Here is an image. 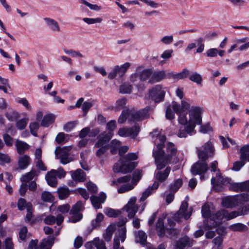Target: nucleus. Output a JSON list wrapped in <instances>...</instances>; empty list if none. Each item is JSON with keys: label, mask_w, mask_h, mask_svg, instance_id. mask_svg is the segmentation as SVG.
Segmentation results:
<instances>
[{"label": "nucleus", "mask_w": 249, "mask_h": 249, "mask_svg": "<svg viewBox=\"0 0 249 249\" xmlns=\"http://www.w3.org/2000/svg\"><path fill=\"white\" fill-rule=\"evenodd\" d=\"M225 210H221L212 214L210 218L204 220L203 228L207 230L221 224L223 218H225Z\"/></svg>", "instance_id": "20e7f679"}, {"label": "nucleus", "mask_w": 249, "mask_h": 249, "mask_svg": "<svg viewBox=\"0 0 249 249\" xmlns=\"http://www.w3.org/2000/svg\"><path fill=\"white\" fill-rule=\"evenodd\" d=\"M70 209V206L68 204H64L62 205H59L57 207V211L62 214L67 213Z\"/></svg>", "instance_id": "052dcab7"}, {"label": "nucleus", "mask_w": 249, "mask_h": 249, "mask_svg": "<svg viewBox=\"0 0 249 249\" xmlns=\"http://www.w3.org/2000/svg\"><path fill=\"white\" fill-rule=\"evenodd\" d=\"M83 20L88 24H92L96 23H101L102 21V18H84Z\"/></svg>", "instance_id": "4d7b16f0"}, {"label": "nucleus", "mask_w": 249, "mask_h": 249, "mask_svg": "<svg viewBox=\"0 0 249 249\" xmlns=\"http://www.w3.org/2000/svg\"><path fill=\"white\" fill-rule=\"evenodd\" d=\"M64 219V217L61 214H58L56 216L50 214L47 215L43 221L47 225H52L56 223L58 226H59L63 223Z\"/></svg>", "instance_id": "f3484780"}, {"label": "nucleus", "mask_w": 249, "mask_h": 249, "mask_svg": "<svg viewBox=\"0 0 249 249\" xmlns=\"http://www.w3.org/2000/svg\"><path fill=\"white\" fill-rule=\"evenodd\" d=\"M64 51L65 53L71 55L72 57H83V55L78 51H75L72 49L66 50L64 49Z\"/></svg>", "instance_id": "680f3d73"}, {"label": "nucleus", "mask_w": 249, "mask_h": 249, "mask_svg": "<svg viewBox=\"0 0 249 249\" xmlns=\"http://www.w3.org/2000/svg\"><path fill=\"white\" fill-rule=\"evenodd\" d=\"M201 213L202 216L205 218H210V215H212L211 214V210L209 206L208 205H204L202 206L201 209Z\"/></svg>", "instance_id": "6e6d98bb"}, {"label": "nucleus", "mask_w": 249, "mask_h": 249, "mask_svg": "<svg viewBox=\"0 0 249 249\" xmlns=\"http://www.w3.org/2000/svg\"><path fill=\"white\" fill-rule=\"evenodd\" d=\"M39 124L37 122H33L30 124V132L34 136H37L36 131L39 128Z\"/></svg>", "instance_id": "bf43d9fd"}, {"label": "nucleus", "mask_w": 249, "mask_h": 249, "mask_svg": "<svg viewBox=\"0 0 249 249\" xmlns=\"http://www.w3.org/2000/svg\"><path fill=\"white\" fill-rule=\"evenodd\" d=\"M111 138V132H104L98 136V140L95 144V147L98 148L96 152L97 157L101 158L102 156L108 150L109 148L108 142Z\"/></svg>", "instance_id": "7ed1b4c3"}, {"label": "nucleus", "mask_w": 249, "mask_h": 249, "mask_svg": "<svg viewBox=\"0 0 249 249\" xmlns=\"http://www.w3.org/2000/svg\"><path fill=\"white\" fill-rule=\"evenodd\" d=\"M15 145L17 148L18 153L20 155L23 154L30 147L29 144L27 143L18 140L16 141Z\"/></svg>", "instance_id": "7c9ffc66"}, {"label": "nucleus", "mask_w": 249, "mask_h": 249, "mask_svg": "<svg viewBox=\"0 0 249 249\" xmlns=\"http://www.w3.org/2000/svg\"><path fill=\"white\" fill-rule=\"evenodd\" d=\"M165 77V72L164 71H160L154 72L152 74V76L149 79V82L153 83L159 82Z\"/></svg>", "instance_id": "72a5a7b5"}, {"label": "nucleus", "mask_w": 249, "mask_h": 249, "mask_svg": "<svg viewBox=\"0 0 249 249\" xmlns=\"http://www.w3.org/2000/svg\"><path fill=\"white\" fill-rule=\"evenodd\" d=\"M47 26L53 32H60V28L58 23L54 19L50 18H44Z\"/></svg>", "instance_id": "4be33fe9"}, {"label": "nucleus", "mask_w": 249, "mask_h": 249, "mask_svg": "<svg viewBox=\"0 0 249 249\" xmlns=\"http://www.w3.org/2000/svg\"><path fill=\"white\" fill-rule=\"evenodd\" d=\"M156 229L158 235L160 237H163L166 233V229L164 226L163 219L162 218H160L156 223Z\"/></svg>", "instance_id": "c85d7f7f"}, {"label": "nucleus", "mask_w": 249, "mask_h": 249, "mask_svg": "<svg viewBox=\"0 0 249 249\" xmlns=\"http://www.w3.org/2000/svg\"><path fill=\"white\" fill-rule=\"evenodd\" d=\"M190 71H189L187 69H183L182 71L178 73H170L169 75L170 76L172 77L174 79H184L187 77V76L189 74Z\"/></svg>", "instance_id": "c9c22d12"}, {"label": "nucleus", "mask_w": 249, "mask_h": 249, "mask_svg": "<svg viewBox=\"0 0 249 249\" xmlns=\"http://www.w3.org/2000/svg\"><path fill=\"white\" fill-rule=\"evenodd\" d=\"M165 91L162 89L161 85L155 86L149 90L150 97L156 102L159 103L163 100Z\"/></svg>", "instance_id": "9b49d317"}, {"label": "nucleus", "mask_w": 249, "mask_h": 249, "mask_svg": "<svg viewBox=\"0 0 249 249\" xmlns=\"http://www.w3.org/2000/svg\"><path fill=\"white\" fill-rule=\"evenodd\" d=\"M142 176V172L137 170L133 173V178L131 183L129 182L131 178V176L126 175L118 178L116 180L112 181L111 185L118 187L120 184H123L120 188H118L117 191L119 194L124 193L133 189L134 186L141 179Z\"/></svg>", "instance_id": "f03ea898"}, {"label": "nucleus", "mask_w": 249, "mask_h": 249, "mask_svg": "<svg viewBox=\"0 0 249 249\" xmlns=\"http://www.w3.org/2000/svg\"><path fill=\"white\" fill-rule=\"evenodd\" d=\"M188 206V204L187 202H182L179 210L173 216L174 220L180 222L183 217L186 220L189 219L192 214V212L191 209L189 211L187 210Z\"/></svg>", "instance_id": "6e6552de"}, {"label": "nucleus", "mask_w": 249, "mask_h": 249, "mask_svg": "<svg viewBox=\"0 0 249 249\" xmlns=\"http://www.w3.org/2000/svg\"><path fill=\"white\" fill-rule=\"evenodd\" d=\"M54 169L47 172L45 176L47 183L52 187H55L57 184V177L54 173Z\"/></svg>", "instance_id": "5701e85b"}, {"label": "nucleus", "mask_w": 249, "mask_h": 249, "mask_svg": "<svg viewBox=\"0 0 249 249\" xmlns=\"http://www.w3.org/2000/svg\"><path fill=\"white\" fill-rule=\"evenodd\" d=\"M136 197H132L124 207L128 213L127 216L129 218L134 217L138 211V207L136 204Z\"/></svg>", "instance_id": "2eb2a0df"}, {"label": "nucleus", "mask_w": 249, "mask_h": 249, "mask_svg": "<svg viewBox=\"0 0 249 249\" xmlns=\"http://www.w3.org/2000/svg\"><path fill=\"white\" fill-rule=\"evenodd\" d=\"M152 71L150 69H145L139 75L141 81H145L152 76Z\"/></svg>", "instance_id": "a18cd8bd"}, {"label": "nucleus", "mask_w": 249, "mask_h": 249, "mask_svg": "<svg viewBox=\"0 0 249 249\" xmlns=\"http://www.w3.org/2000/svg\"><path fill=\"white\" fill-rule=\"evenodd\" d=\"M31 161V159L28 155L20 157L18 162L19 168L21 170L25 169L30 164Z\"/></svg>", "instance_id": "b1692460"}, {"label": "nucleus", "mask_w": 249, "mask_h": 249, "mask_svg": "<svg viewBox=\"0 0 249 249\" xmlns=\"http://www.w3.org/2000/svg\"><path fill=\"white\" fill-rule=\"evenodd\" d=\"M214 149L210 142H206L201 148H196L198 157L202 161H205L214 154Z\"/></svg>", "instance_id": "423d86ee"}, {"label": "nucleus", "mask_w": 249, "mask_h": 249, "mask_svg": "<svg viewBox=\"0 0 249 249\" xmlns=\"http://www.w3.org/2000/svg\"><path fill=\"white\" fill-rule=\"evenodd\" d=\"M71 177L76 181L82 182L85 179V174L82 170L77 169L72 174Z\"/></svg>", "instance_id": "f704fd0d"}, {"label": "nucleus", "mask_w": 249, "mask_h": 249, "mask_svg": "<svg viewBox=\"0 0 249 249\" xmlns=\"http://www.w3.org/2000/svg\"><path fill=\"white\" fill-rule=\"evenodd\" d=\"M29 203H26L25 200L22 198L18 199V207L19 210L22 211L25 208L27 209V206Z\"/></svg>", "instance_id": "69168bd1"}, {"label": "nucleus", "mask_w": 249, "mask_h": 249, "mask_svg": "<svg viewBox=\"0 0 249 249\" xmlns=\"http://www.w3.org/2000/svg\"><path fill=\"white\" fill-rule=\"evenodd\" d=\"M83 209V203L79 201L73 206L70 213H80Z\"/></svg>", "instance_id": "864d4df0"}, {"label": "nucleus", "mask_w": 249, "mask_h": 249, "mask_svg": "<svg viewBox=\"0 0 249 249\" xmlns=\"http://www.w3.org/2000/svg\"><path fill=\"white\" fill-rule=\"evenodd\" d=\"M105 213L108 217H117L121 213L119 210H116L111 208H107L104 211Z\"/></svg>", "instance_id": "de8ad7c7"}, {"label": "nucleus", "mask_w": 249, "mask_h": 249, "mask_svg": "<svg viewBox=\"0 0 249 249\" xmlns=\"http://www.w3.org/2000/svg\"><path fill=\"white\" fill-rule=\"evenodd\" d=\"M137 166L135 162H129L121 158L113 166L114 172L125 174L131 172Z\"/></svg>", "instance_id": "39448f33"}, {"label": "nucleus", "mask_w": 249, "mask_h": 249, "mask_svg": "<svg viewBox=\"0 0 249 249\" xmlns=\"http://www.w3.org/2000/svg\"><path fill=\"white\" fill-rule=\"evenodd\" d=\"M126 100L124 98L119 99L116 103L115 110H119L124 107Z\"/></svg>", "instance_id": "13d9d810"}, {"label": "nucleus", "mask_w": 249, "mask_h": 249, "mask_svg": "<svg viewBox=\"0 0 249 249\" xmlns=\"http://www.w3.org/2000/svg\"><path fill=\"white\" fill-rule=\"evenodd\" d=\"M229 189L234 191H249V180L242 182L230 183Z\"/></svg>", "instance_id": "a211bd4d"}, {"label": "nucleus", "mask_w": 249, "mask_h": 249, "mask_svg": "<svg viewBox=\"0 0 249 249\" xmlns=\"http://www.w3.org/2000/svg\"><path fill=\"white\" fill-rule=\"evenodd\" d=\"M159 186V183L157 181H155L152 186L148 187L143 193L141 197L140 198V201L143 202L144 200L152 193L154 190L158 189Z\"/></svg>", "instance_id": "393cba45"}, {"label": "nucleus", "mask_w": 249, "mask_h": 249, "mask_svg": "<svg viewBox=\"0 0 249 249\" xmlns=\"http://www.w3.org/2000/svg\"><path fill=\"white\" fill-rule=\"evenodd\" d=\"M54 116L50 114L45 115L41 122V125L44 127H48L54 121Z\"/></svg>", "instance_id": "4c0bfd02"}, {"label": "nucleus", "mask_w": 249, "mask_h": 249, "mask_svg": "<svg viewBox=\"0 0 249 249\" xmlns=\"http://www.w3.org/2000/svg\"><path fill=\"white\" fill-rule=\"evenodd\" d=\"M83 240L82 237L77 236L74 240L73 246L75 249H79L83 245Z\"/></svg>", "instance_id": "338daca9"}, {"label": "nucleus", "mask_w": 249, "mask_h": 249, "mask_svg": "<svg viewBox=\"0 0 249 249\" xmlns=\"http://www.w3.org/2000/svg\"><path fill=\"white\" fill-rule=\"evenodd\" d=\"M245 161L244 160L237 161L233 163L232 169L235 171H238L245 165Z\"/></svg>", "instance_id": "0e129e2a"}, {"label": "nucleus", "mask_w": 249, "mask_h": 249, "mask_svg": "<svg viewBox=\"0 0 249 249\" xmlns=\"http://www.w3.org/2000/svg\"><path fill=\"white\" fill-rule=\"evenodd\" d=\"M240 160H244L246 162L248 160L249 162V145L246 144L242 146L240 149Z\"/></svg>", "instance_id": "e433bc0d"}, {"label": "nucleus", "mask_w": 249, "mask_h": 249, "mask_svg": "<svg viewBox=\"0 0 249 249\" xmlns=\"http://www.w3.org/2000/svg\"><path fill=\"white\" fill-rule=\"evenodd\" d=\"M230 230L233 231L244 232L248 230V227L242 223H237L230 225L229 227Z\"/></svg>", "instance_id": "2f4dec72"}, {"label": "nucleus", "mask_w": 249, "mask_h": 249, "mask_svg": "<svg viewBox=\"0 0 249 249\" xmlns=\"http://www.w3.org/2000/svg\"><path fill=\"white\" fill-rule=\"evenodd\" d=\"M29 119L28 118H23L18 120L16 124V126L19 130L24 129L27 126Z\"/></svg>", "instance_id": "c03bdc74"}, {"label": "nucleus", "mask_w": 249, "mask_h": 249, "mask_svg": "<svg viewBox=\"0 0 249 249\" xmlns=\"http://www.w3.org/2000/svg\"><path fill=\"white\" fill-rule=\"evenodd\" d=\"M207 164L205 162L197 161L191 167V171L194 175H200L205 173L208 170Z\"/></svg>", "instance_id": "dca6fc26"}, {"label": "nucleus", "mask_w": 249, "mask_h": 249, "mask_svg": "<svg viewBox=\"0 0 249 249\" xmlns=\"http://www.w3.org/2000/svg\"><path fill=\"white\" fill-rule=\"evenodd\" d=\"M78 0L80 3H83L84 4H85V5H86L87 6L89 7L91 10H95V11H99L102 9L101 6H98L96 4H91L85 0Z\"/></svg>", "instance_id": "5fc2aeb1"}, {"label": "nucleus", "mask_w": 249, "mask_h": 249, "mask_svg": "<svg viewBox=\"0 0 249 249\" xmlns=\"http://www.w3.org/2000/svg\"><path fill=\"white\" fill-rule=\"evenodd\" d=\"M133 87L128 83H124L120 86V92L122 94H130L132 90Z\"/></svg>", "instance_id": "a19ab883"}, {"label": "nucleus", "mask_w": 249, "mask_h": 249, "mask_svg": "<svg viewBox=\"0 0 249 249\" xmlns=\"http://www.w3.org/2000/svg\"><path fill=\"white\" fill-rule=\"evenodd\" d=\"M225 212L226 213H225V218L227 220L235 218L239 215H242L240 214V210L238 211H232L230 213H229L227 211L225 210Z\"/></svg>", "instance_id": "3c124183"}, {"label": "nucleus", "mask_w": 249, "mask_h": 249, "mask_svg": "<svg viewBox=\"0 0 249 249\" xmlns=\"http://www.w3.org/2000/svg\"><path fill=\"white\" fill-rule=\"evenodd\" d=\"M57 193L59 198L60 199L67 198L70 194V190L68 188L64 187L58 188L57 189Z\"/></svg>", "instance_id": "ea45409f"}, {"label": "nucleus", "mask_w": 249, "mask_h": 249, "mask_svg": "<svg viewBox=\"0 0 249 249\" xmlns=\"http://www.w3.org/2000/svg\"><path fill=\"white\" fill-rule=\"evenodd\" d=\"M171 171L169 167L166 168L163 171H158L155 173V178L159 182H162L164 181L167 178Z\"/></svg>", "instance_id": "a878e982"}, {"label": "nucleus", "mask_w": 249, "mask_h": 249, "mask_svg": "<svg viewBox=\"0 0 249 249\" xmlns=\"http://www.w3.org/2000/svg\"><path fill=\"white\" fill-rule=\"evenodd\" d=\"M231 179L223 178L220 174H217L215 178L213 177L211 179V183L214 190L220 191L222 188V185L230 183Z\"/></svg>", "instance_id": "f8f14e48"}, {"label": "nucleus", "mask_w": 249, "mask_h": 249, "mask_svg": "<svg viewBox=\"0 0 249 249\" xmlns=\"http://www.w3.org/2000/svg\"><path fill=\"white\" fill-rule=\"evenodd\" d=\"M130 66V64L129 62H126L120 66H116L115 67L118 68L117 71L119 72V74L122 76Z\"/></svg>", "instance_id": "8fccbe9b"}, {"label": "nucleus", "mask_w": 249, "mask_h": 249, "mask_svg": "<svg viewBox=\"0 0 249 249\" xmlns=\"http://www.w3.org/2000/svg\"><path fill=\"white\" fill-rule=\"evenodd\" d=\"M53 244V238L44 239L40 243L39 248L40 249H51Z\"/></svg>", "instance_id": "58836bf2"}, {"label": "nucleus", "mask_w": 249, "mask_h": 249, "mask_svg": "<svg viewBox=\"0 0 249 249\" xmlns=\"http://www.w3.org/2000/svg\"><path fill=\"white\" fill-rule=\"evenodd\" d=\"M126 229L125 227L121 228L118 231V235H115L113 239V249H124L120 247V241L124 242L126 238Z\"/></svg>", "instance_id": "4468645a"}, {"label": "nucleus", "mask_w": 249, "mask_h": 249, "mask_svg": "<svg viewBox=\"0 0 249 249\" xmlns=\"http://www.w3.org/2000/svg\"><path fill=\"white\" fill-rule=\"evenodd\" d=\"M71 146L57 147L55 150L56 156L60 160V162L66 164L72 160V158L69 156V152L71 149Z\"/></svg>", "instance_id": "1a4fd4ad"}, {"label": "nucleus", "mask_w": 249, "mask_h": 249, "mask_svg": "<svg viewBox=\"0 0 249 249\" xmlns=\"http://www.w3.org/2000/svg\"><path fill=\"white\" fill-rule=\"evenodd\" d=\"M41 199L45 202H52L53 200V197L51 193L44 191L41 194Z\"/></svg>", "instance_id": "09e8293b"}, {"label": "nucleus", "mask_w": 249, "mask_h": 249, "mask_svg": "<svg viewBox=\"0 0 249 249\" xmlns=\"http://www.w3.org/2000/svg\"><path fill=\"white\" fill-rule=\"evenodd\" d=\"M182 184V181L181 179H177L173 184L170 185V191L175 193L180 187Z\"/></svg>", "instance_id": "49530a36"}, {"label": "nucleus", "mask_w": 249, "mask_h": 249, "mask_svg": "<svg viewBox=\"0 0 249 249\" xmlns=\"http://www.w3.org/2000/svg\"><path fill=\"white\" fill-rule=\"evenodd\" d=\"M150 108L149 107H147L145 108L137 111H131L129 112V121L137 122L142 121L147 118L149 116V111Z\"/></svg>", "instance_id": "9d476101"}, {"label": "nucleus", "mask_w": 249, "mask_h": 249, "mask_svg": "<svg viewBox=\"0 0 249 249\" xmlns=\"http://www.w3.org/2000/svg\"><path fill=\"white\" fill-rule=\"evenodd\" d=\"M134 235L136 243H139L142 245H144L146 243L147 235L143 231H135Z\"/></svg>", "instance_id": "cd10ccee"}, {"label": "nucleus", "mask_w": 249, "mask_h": 249, "mask_svg": "<svg viewBox=\"0 0 249 249\" xmlns=\"http://www.w3.org/2000/svg\"><path fill=\"white\" fill-rule=\"evenodd\" d=\"M106 197V195L104 193H101L100 194L99 196H91L90 199L94 208L98 209L101 208V204L105 202Z\"/></svg>", "instance_id": "6ab92c4d"}, {"label": "nucleus", "mask_w": 249, "mask_h": 249, "mask_svg": "<svg viewBox=\"0 0 249 249\" xmlns=\"http://www.w3.org/2000/svg\"><path fill=\"white\" fill-rule=\"evenodd\" d=\"M104 215L102 213H98L96 218L91 222V225L93 228L99 227L101 225V222L104 219Z\"/></svg>", "instance_id": "79ce46f5"}, {"label": "nucleus", "mask_w": 249, "mask_h": 249, "mask_svg": "<svg viewBox=\"0 0 249 249\" xmlns=\"http://www.w3.org/2000/svg\"><path fill=\"white\" fill-rule=\"evenodd\" d=\"M95 247L97 249H106L105 243L104 242L99 239V238H95L94 239Z\"/></svg>", "instance_id": "774afa93"}, {"label": "nucleus", "mask_w": 249, "mask_h": 249, "mask_svg": "<svg viewBox=\"0 0 249 249\" xmlns=\"http://www.w3.org/2000/svg\"><path fill=\"white\" fill-rule=\"evenodd\" d=\"M116 230V227L115 225H110L107 227L106 230V232L103 234V238L107 241H110L112 236Z\"/></svg>", "instance_id": "473e14b6"}, {"label": "nucleus", "mask_w": 249, "mask_h": 249, "mask_svg": "<svg viewBox=\"0 0 249 249\" xmlns=\"http://www.w3.org/2000/svg\"><path fill=\"white\" fill-rule=\"evenodd\" d=\"M222 204L223 207L227 208H232L237 205V200L234 197H226L223 198Z\"/></svg>", "instance_id": "c756f323"}, {"label": "nucleus", "mask_w": 249, "mask_h": 249, "mask_svg": "<svg viewBox=\"0 0 249 249\" xmlns=\"http://www.w3.org/2000/svg\"><path fill=\"white\" fill-rule=\"evenodd\" d=\"M150 135L153 138H156L154 143L157 145V150H153V156L155 159L157 169L160 170L170 162L172 157L176 155L178 150L174 143L169 142L166 145V151L167 154L165 155L162 149L166 140V136L160 134L158 130H155L150 133Z\"/></svg>", "instance_id": "f257e3e1"}, {"label": "nucleus", "mask_w": 249, "mask_h": 249, "mask_svg": "<svg viewBox=\"0 0 249 249\" xmlns=\"http://www.w3.org/2000/svg\"><path fill=\"white\" fill-rule=\"evenodd\" d=\"M192 245V241L187 236L180 239L176 243V249H184L185 247H190Z\"/></svg>", "instance_id": "bb28decb"}, {"label": "nucleus", "mask_w": 249, "mask_h": 249, "mask_svg": "<svg viewBox=\"0 0 249 249\" xmlns=\"http://www.w3.org/2000/svg\"><path fill=\"white\" fill-rule=\"evenodd\" d=\"M72 215L71 218V221L72 223H76L82 218V214L80 213H70Z\"/></svg>", "instance_id": "e2e57ef3"}, {"label": "nucleus", "mask_w": 249, "mask_h": 249, "mask_svg": "<svg viewBox=\"0 0 249 249\" xmlns=\"http://www.w3.org/2000/svg\"><path fill=\"white\" fill-rule=\"evenodd\" d=\"M189 79L195 83H196L197 84L199 85L201 84L202 78L201 75L196 72H193L189 76Z\"/></svg>", "instance_id": "37998d69"}, {"label": "nucleus", "mask_w": 249, "mask_h": 249, "mask_svg": "<svg viewBox=\"0 0 249 249\" xmlns=\"http://www.w3.org/2000/svg\"><path fill=\"white\" fill-rule=\"evenodd\" d=\"M139 131V126L138 125H135L131 128L124 127L119 129L118 134L121 137H131L134 138L138 135Z\"/></svg>", "instance_id": "ddd939ff"}, {"label": "nucleus", "mask_w": 249, "mask_h": 249, "mask_svg": "<svg viewBox=\"0 0 249 249\" xmlns=\"http://www.w3.org/2000/svg\"><path fill=\"white\" fill-rule=\"evenodd\" d=\"M195 126L194 124H187L183 129L180 128L178 134V136L179 138H186L188 134L191 135L192 133L195 131Z\"/></svg>", "instance_id": "aec40b11"}, {"label": "nucleus", "mask_w": 249, "mask_h": 249, "mask_svg": "<svg viewBox=\"0 0 249 249\" xmlns=\"http://www.w3.org/2000/svg\"><path fill=\"white\" fill-rule=\"evenodd\" d=\"M201 111L200 107H192L189 110V120L188 124H194L195 127L196 124H200L202 122Z\"/></svg>", "instance_id": "0eeeda50"}, {"label": "nucleus", "mask_w": 249, "mask_h": 249, "mask_svg": "<svg viewBox=\"0 0 249 249\" xmlns=\"http://www.w3.org/2000/svg\"><path fill=\"white\" fill-rule=\"evenodd\" d=\"M5 116L10 121H16L19 117L18 113L14 111L6 112Z\"/></svg>", "instance_id": "603ef678"}, {"label": "nucleus", "mask_w": 249, "mask_h": 249, "mask_svg": "<svg viewBox=\"0 0 249 249\" xmlns=\"http://www.w3.org/2000/svg\"><path fill=\"white\" fill-rule=\"evenodd\" d=\"M39 174V171L36 170L35 168H33L29 172L26 173L21 177L20 181L25 183L32 180L34 178L37 177Z\"/></svg>", "instance_id": "412c9836"}]
</instances>
